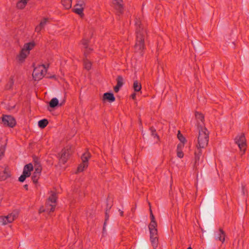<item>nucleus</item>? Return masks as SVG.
Listing matches in <instances>:
<instances>
[{"label": "nucleus", "mask_w": 249, "mask_h": 249, "mask_svg": "<svg viewBox=\"0 0 249 249\" xmlns=\"http://www.w3.org/2000/svg\"><path fill=\"white\" fill-rule=\"evenodd\" d=\"M136 41L135 45V49L137 52L141 53L145 49L144 37L146 34V31L144 30L142 26L141 21L136 18L135 20Z\"/></svg>", "instance_id": "obj_1"}, {"label": "nucleus", "mask_w": 249, "mask_h": 249, "mask_svg": "<svg viewBox=\"0 0 249 249\" xmlns=\"http://www.w3.org/2000/svg\"><path fill=\"white\" fill-rule=\"evenodd\" d=\"M209 142V132L205 128H201L199 130L196 147L199 148H204L208 145Z\"/></svg>", "instance_id": "obj_2"}, {"label": "nucleus", "mask_w": 249, "mask_h": 249, "mask_svg": "<svg viewBox=\"0 0 249 249\" xmlns=\"http://www.w3.org/2000/svg\"><path fill=\"white\" fill-rule=\"evenodd\" d=\"M49 65L47 66L43 64L36 67L33 72V77L35 80H39L42 79L47 72V68Z\"/></svg>", "instance_id": "obj_3"}, {"label": "nucleus", "mask_w": 249, "mask_h": 249, "mask_svg": "<svg viewBox=\"0 0 249 249\" xmlns=\"http://www.w3.org/2000/svg\"><path fill=\"white\" fill-rule=\"evenodd\" d=\"M57 197L55 193L53 192L48 198L46 203V208L43 211L51 213L54 211L55 208V203Z\"/></svg>", "instance_id": "obj_4"}, {"label": "nucleus", "mask_w": 249, "mask_h": 249, "mask_svg": "<svg viewBox=\"0 0 249 249\" xmlns=\"http://www.w3.org/2000/svg\"><path fill=\"white\" fill-rule=\"evenodd\" d=\"M18 213L17 211H14L7 216L0 217V223L2 225H6L8 223L12 222L17 217H18Z\"/></svg>", "instance_id": "obj_5"}, {"label": "nucleus", "mask_w": 249, "mask_h": 249, "mask_svg": "<svg viewBox=\"0 0 249 249\" xmlns=\"http://www.w3.org/2000/svg\"><path fill=\"white\" fill-rule=\"evenodd\" d=\"M90 158V154L87 151L83 153L81 156L82 162L77 167V172H82L88 166V161Z\"/></svg>", "instance_id": "obj_6"}, {"label": "nucleus", "mask_w": 249, "mask_h": 249, "mask_svg": "<svg viewBox=\"0 0 249 249\" xmlns=\"http://www.w3.org/2000/svg\"><path fill=\"white\" fill-rule=\"evenodd\" d=\"M235 142L242 152L241 154H244L246 149V141L244 135L242 134L237 136L235 138Z\"/></svg>", "instance_id": "obj_7"}, {"label": "nucleus", "mask_w": 249, "mask_h": 249, "mask_svg": "<svg viewBox=\"0 0 249 249\" xmlns=\"http://www.w3.org/2000/svg\"><path fill=\"white\" fill-rule=\"evenodd\" d=\"M71 153V150L70 147H66L63 149L59 154V162L62 164H65L67 162Z\"/></svg>", "instance_id": "obj_8"}, {"label": "nucleus", "mask_w": 249, "mask_h": 249, "mask_svg": "<svg viewBox=\"0 0 249 249\" xmlns=\"http://www.w3.org/2000/svg\"><path fill=\"white\" fill-rule=\"evenodd\" d=\"M2 123L6 126L13 127L16 124L15 118L10 115H3Z\"/></svg>", "instance_id": "obj_9"}, {"label": "nucleus", "mask_w": 249, "mask_h": 249, "mask_svg": "<svg viewBox=\"0 0 249 249\" xmlns=\"http://www.w3.org/2000/svg\"><path fill=\"white\" fill-rule=\"evenodd\" d=\"M112 6L118 15H122L124 12L123 0H112Z\"/></svg>", "instance_id": "obj_10"}, {"label": "nucleus", "mask_w": 249, "mask_h": 249, "mask_svg": "<svg viewBox=\"0 0 249 249\" xmlns=\"http://www.w3.org/2000/svg\"><path fill=\"white\" fill-rule=\"evenodd\" d=\"M150 234V240L152 245L154 248H155L158 246V231L157 229L149 230Z\"/></svg>", "instance_id": "obj_11"}, {"label": "nucleus", "mask_w": 249, "mask_h": 249, "mask_svg": "<svg viewBox=\"0 0 249 249\" xmlns=\"http://www.w3.org/2000/svg\"><path fill=\"white\" fill-rule=\"evenodd\" d=\"M214 236L216 240H219L222 243L225 241V233L221 229H219L217 231H215Z\"/></svg>", "instance_id": "obj_12"}, {"label": "nucleus", "mask_w": 249, "mask_h": 249, "mask_svg": "<svg viewBox=\"0 0 249 249\" xmlns=\"http://www.w3.org/2000/svg\"><path fill=\"white\" fill-rule=\"evenodd\" d=\"M103 100L104 101L107 100L110 103H112L115 100V98L112 93L106 92L103 95Z\"/></svg>", "instance_id": "obj_13"}, {"label": "nucleus", "mask_w": 249, "mask_h": 249, "mask_svg": "<svg viewBox=\"0 0 249 249\" xmlns=\"http://www.w3.org/2000/svg\"><path fill=\"white\" fill-rule=\"evenodd\" d=\"M197 151H196L195 153V161L194 166L196 167H197V166L199 164V161L200 160V158L202 154V152H201V148L198 149V147H197Z\"/></svg>", "instance_id": "obj_14"}, {"label": "nucleus", "mask_w": 249, "mask_h": 249, "mask_svg": "<svg viewBox=\"0 0 249 249\" xmlns=\"http://www.w3.org/2000/svg\"><path fill=\"white\" fill-rule=\"evenodd\" d=\"M29 52H27L25 49H22L19 54L17 56V59L19 62H23L27 55L29 54Z\"/></svg>", "instance_id": "obj_15"}, {"label": "nucleus", "mask_w": 249, "mask_h": 249, "mask_svg": "<svg viewBox=\"0 0 249 249\" xmlns=\"http://www.w3.org/2000/svg\"><path fill=\"white\" fill-rule=\"evenodd\" d=\"M81 43L83 45V47L85 48L84 53L85 55H86L88 53H89L90 52V51H91L90 48H88L89 40L83 39L81 41ZM86 57H87V56H86Z\"/></svg>", "instance_id": "obj_16"}, {"label": "nucleus", "mask_w": 249, "mask_h": 249, "mask_svg": "<svg viewBox=\"0 0 249 249\" xmlns=\"http://www.w3.org/2000/svg\"><path fill=\"white\" fill-rule=\"evenodd\" d=\"M34 167L36 171L41 172L42 167L40 164V161L39 159L36 158H34Z\"/></svg>", "instance_id": "obj_17"}, {"label": "nucleus", "mask_w": 249, "mask_h": 249, "mask_svg": "<svg viewBox=\"0 0 249 249\" xmlns=\"http://www.w3.org/2000/svg\"><path fill=\"white\" fill-rule=\"evenodd\" d=\"M61 2L66 9H69L71 7L72 0H61Z\"/></svg>", "instance_id": "obj_18"}, {"label": "nucleus", "mask_w": 249, "mask_h": 249, "mask_svg": "<svg viewBox=\"0 0 249 249\" xmlns=\"http://www.w3.org/2000/svg\"><path fill=\"white\" fill-rule=\"evenodd\" d=\"M133 87L135 92L140 91L142 89L141 84L138 81H135L134 82Z\"/></svg>", "instance_id": "obj_19"}, {"label": "nucleus", "mask_w": 249, "mask_h": 249, "mask_svg": "<svg viewBox=\"0 0 249 249\" xmlns=\"http://www.w3.org/2000/svg\"><path fill=\"white\" fill-rule=\"evenodd\" d=\"M35 46L34 42H29L24 45L23 49H25L26 52H29V51L32 50Z\"/></svg>", "instance_id": "obj_20"}, {"label": "nucleus", "mask_w": 249, "mask_h": 249, "mask_svg": "<svg viewBox=\"0 0 249 249\" xmlns=\"http://www.w3.org/2000/svg\"><path fill=\"white\" fill-rule=\"evenodd\" d=\"M59 102L56 98H53L49 103V107L54 108L58 105Z\"/></svg>", "instance_id": "obj_21"}, {"label": "nucleus", "mask_w": 249, "mask_h": 249, "mask_svg": "<svg viewBox=\"0 0 249 249\" xmlns=\"http://www.w3.org/2000/svg\"><path fill=\"white\" fill-rule=\"evenodd\" d=\"M40 173H41V172L37 171H36V170L35 171V172H34V173L33 174V176L32 177L33 181L35 183H36L37 182V180H38V179L39 178V176H40Z\"/></svg>", "instance_id": "obj_22"}, {"label": "nucleus", "mask_w": 249, "mask_h": 249, "mask_svg": "<svg viewBox=\"0 0 249 249\" xmlns=\"http://www.w3.org/2000/svg\"><path fill=\"white\" fill-rule=\"evenodd\" d=\"M9 176L8 173L5 170L0 172V181L4 180Z\"/></svg>", "instance_id": "obj_23"}, {"label": "nucleus", "mask_w": 249, "mask_h": 249, "mask_svg": "<svg viewBox=\"0 0 249 249\" xmlns=\"http://www.w3.org/2000/svg\"><path fill=\"white\" fill-rule=\"evenodd\" d=\"M48 124V121L47 119H42L38 122V124L39 127L43 128L45 127Z\"/></svg>", "instance_id": "obj_24"}, {"label": "nucleus", "mask_w": 249, "mask_h": 249, "mask_svg": "<svg viewBox=\"0 0 249 249\" xmlns=\"http://www.w3.org/2000/svg\"><path fill=\"white\" fill-rule=\"evenodd\" d=\"M73 11L78 15H81L83 14V7H82V4H80V7H75Z\"/></svg>", "instance_id": "obj_25"}, {"label": "nucleus", "mask_w": 249, "mask_h": 249, "mask_svg": "<svg viewBox=\"0 0 249 249\" xmlns=\"http://www.w3.org/2000/svg\"><path fill=\"white\" fill-rule=\"evenodd\" d=\"M124 84V79L121 76H118L117 78V85L118 87L121 88Z\"/></svg>", "instance_id": "obj_26"}, {"label": "nucleus", "mask_w": 249, "mask_h": 249, "mask_svg": "<svg viewBox=\"0 0 249 249\" xmlns=\"http://www.w3.org/2000/svg\"><path fill=\"white\" fill-rule=\"evenodd\" d=\"M84 65L85 68L88 70H89L91 69V62L88 60L87 59H86L84 61Z\"/></svg>", "instance_id": "obj_27"}, {"label": "nucleus", "mask_w": 249, "mask_h": 249, "mask_svg": "<svg viewBox=\"0 0 249 249\" xmlns=\"http://www.w3.org/2000/svg\"><path fill=\"white\" fill-rule=\"evenodd\" d=\"M33 170V165L32 163H29L28 164H26L23 170L27 171L28 172H30L31 173V171Z\"/></svg>", "instance_id": "obj_28"}, {"label": "nucleus", "mask_w": 249, "mask_h": 249, "mask_svg": "<svg viewBox=\"0 0 249 249\" xmlns=\"http://www.w3.org/2000/svg\"><path fill=\"white\" fill-rule=\"evenodd\" d=\"M48 21V18H44L41 20L39 25H40V26H41L43 29H44V28L47 24Z\"/></svg>", "instance_id": "obj_29"}, {"label": "nucleus", "mask_w": 249, "mask_h": 249, "mask_svg": "<svg viewBox=\"0 0 249 249\" xmlns=\"http://www.w3.org/2000/svg\"><path fill=\"white\" fill-rule=\"evenodd\" d=\"M196 117L198 120H200V122H203L204 120V116L202 114L198 112H196Z\"/></svg>", "instance_id": "obj_30"}, {"label": "nucleus", "mask_w": 249, "mask_h": 249, "mask_svg": "<svg viewBox=\"0 0 249 249\" xmlns=\"http://www.w3.org/2000/svg\"><path fill=\"white\" fill-rule=\"evenodd\" d=\"M26 4L27 3H24V2L20 0L17 3V6L18 8L22 9L25 7Z\"/></svg>", "instance_id": "obj_31"}, {"label": "nucleus", "mask_w": 249, "mask_h": 249, "mask_svg": "<svg viewBox=\"0 0 249 249\" xmlns=\"http://www.w3.org/2000/svg\"><path fill=\"white\" fill-rule=\"evenodd\" d=\"M178 138L180 141V142H184L186 141L185 138L182 135V134L180 133V131H178Z\"/></svg>", "instance_id": "obj_32"}, {"label": "nucleus", "mask_w": 249, "mask_h": 249, "mask_svg": "<svg viewBox=\"0 0 249 249\" xmlns=\"http://www.w3.org/2000/svg\"><path fill=\"white\" fill-rule=\"evenodd\" d=\"M157 226V224L156 221H151L148 226L149 229H156Z\"/></svg>", "instance_id": "obj_33"}, {"label": "nucleus", "mask_w": 249, "mask_h": 249, "mask_svg": "<svg viewBox=\"0 0 249 249\" xmlns=\"http://www.w3.org/2000/svg\"><path fill=\"white\" fill-rule=\"evenodd\" d=\"M150 130L151 131V135L154 137H157L159 139V137L157 134L156 133V129L154 127H151L150 128Z\"/></svg>", "instance_id": "obj_34"}, {"label": "nucleus", "mask_w": 249, "mask_h": 249, "mask_svg": "<svg viewBox=\"0 0 249 249\" xmlns=\"http://www.w3.org/2000/svg\"><path fill=\"white\" fill-rule=\"evenodd\" d=\"M5 146L2 145L0 147V160L3 156L5 152Z\"/></svg>", "instance_id": "obj_35"}, {"label": "nucleus", "mask_w": 249, "mask_h": 249, "mask_svg": "<svg viewBox=\"0 0 249 249\" xmlns=\"http://www.w3.org/2000/svg\"><path fill=\"white\" fill-rule=\"evenodd\" d=\"M183 153L181 149H177V156L179 158H182L183 157Z\"/></svg>", "instance_id": "obj_36"}, {"label": "nucleus", "mask_w": 249, "mask_h": 249, "mask_svg": "<svg viewBox=\"0 0 249 249\" xmlns=\"http://www.w3.org/2000/svg\"><path fill=\"white\" fill-rule=\"evenodd\" d=\"M26 178L27 177H26V175L22 174L18 178V180L20 182H23L25 180Z\"/></svg>", "instance_id": "obj_37"}, {"label": "nucleus", "mask_w": 249, "mask_h": 249, "mask_svg": "<svg viewBox=\"0 0 249 249\" xmlns=\"http://www.w3.org/2000/svg\"><path fill=\"white\" fill-rule=\"evenodd\" d=\"M43 29L42 27L41 26H40L39 25H38L36 26L35 28V31L37 33H39L40 31Z\"/></svg>", "instance_id": "obj_38"}, {"label": "nucleus", "mask_w": 249, "mask_h": 249, "mask_svg": "<svg viewBox=\"0 0 249 249\" xmlns=\"http://www.w3.org/2000/svg\"><path fill=\"white\" fill-rule=\"evenodd\" d=\"M184 143L180 142V143H178L177 146V149H181L184 147Z\"/></svg>", "instance_id": "obj_39"}, {"label": "nucleus", "mask_w": 249, "mask_h": 249, "mask_svg": "<svg viewBox=\"0 0 249 249\" xmlns=\"http://www.w3.org/2000/svg\"><path fill=\"white\" fill-rule=\"evenodd\" d=\"M22 174L26 175V177H29L31 175V173L30 172L23 170Z\"/></svg>", "instance_id": "obj_40"}, {"label": "nucleus", "mask_w": 249, "mask_h": 249, "mask_svg": "<svg viewBox=\"0 0 249 249\" xmlns=\"http://www.w3.org/2000/svg\"><path fill=\"white\" fill-rule=\"evenodd\" d=\"M108 217H109V215L107 213V210L106 212V221H107L108 219ZM106 224V221H105L104 223V228H103L104 230L105 229V226Z\"/></svg>", "instance_id": "obj_41"}, {"label": "nucleus", "mask_w": 249, "mask_h": 249, "mask_svg": "<svg viewBox=\"0 0 249 249\" xmlns=\"http://www.w3.org/2000/svg\"><path fill=\"white\" fill-rule=\"evenodd\" d=\"M150 218H151V221H155V217H154L151 209H150Z\"/></svg>", "instance_id": "obj_42"}, {"label": "nucleus", "mask_w": 249, "mask_h": 249, "mask_svg": "<svg viewBox=\"0 0 249 249\" xmlns=\"http://www.w3.org/2000/svg\"><path fill=\"white\" fill-rule=\"evenodd\" d=\"M120 88V87L116 85L114 88V91L116 93L118 92L119 91Z\"/></svg>", "instance_id": "obj_43"}, {"label": "nucleus", "mask_w": 249, "mask_h": 249, "mask_svg": "<svg viewBox=\"0 0 249 249\" xmlns=\"http://www.w3.org/2000/svg\"><path fill=\"white\" fill-rule=\"evenodd\" d=\"M82 4V6L83 5V1H78V3H77L76 4V5H75V7H78V6H79L80 7V4Z\"/></svg>", "instance_id": "obj_44"}, {"label": "nucleus", "mask_w": 249, "mask_h": 249, "mask_svg": "<svg viewBox=\"0 0 249 249\" xmlns=\"http://www.w3.org/2000/svg\"><path fill=\"white\" fill-rule=\"evenodd\" d=\"M136 93H133L131 95V98H132L133 100H135V98H136Z\"/></svg>", "instance_id": "obj_45"}, {"label": "nucleus", "mask_w": 249, "mask_h": 249, "mask_svg": "<svg viewBox=\"0 0 249 249\" xmlns=\"http://www.w3.org/2000/svg\"><path fill=\"white\" fill-rule=\"evenodd\" d=\"M242 193L243 195H245V187L244 186H242Z\"/></svg>", "instance_id": "obj_46"}, {"label": "nucleus", "mask_w": 249, "mask_h": 249, "mask_svg": "<svg viewBox=\"0 0 249 249\" xmlns=\"http://www.w3.org/2000/svg\"><path fill=\"white\" fill-rule=\"evenodd\" d=\"M119 212L120 213V215L123 216V211H121V210H119Z\"/></svg>", "instance_id": "obj_47"}, {"label": "nucleus", "mask_w": 249, "mask_h": 249, "mask_svg": "<svg viewBox=\"0 0 249 249\" xmlns=\"http://www.w3.org/2000/svg\"><path fill=\"white\" fill-rule=\"evenodd\" d=\"M28 185H27V184H25V185H24V188L26 190H28Z\"/></svg>", "instance_id": "obj_48"}, {"label": "nucleus", "mask_w": 249, "mask_h": 249, "mask_svg": "<svg viewBox=\"0 0 249 249\" xmlns=\"http://www.w3.org/2000/svg\"><path fill=\"white\" fill-rule=\"evenodd\" d=\"M187 249H192L191 247H189Z\"/></svg>", "instance_id": "obj_49"}]
</instances>
